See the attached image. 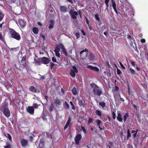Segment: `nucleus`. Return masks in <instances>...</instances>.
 Returning a JSON list of instances; mask_svg holds the SVG:
<instances>
[{"instance_id":"f257e3e1","label":"nucleus","mask_w":148,"mask_h":148,"mask_svg":"<svg viewBox=\"0 0 148 148\" xmlns=\"http://www.w3.org/2000/svg\"><path fill=\"white\" fill-rule=\"evenodd\" d=\"M90 85L93 88V93L95 95L100 96L102 95V90L97 85L93 83L90 84Z\"/></svg>"},{"instance_id":"f03ea898","label":"nucleus","mask_w":148,"mask_h":148,"mask_svg":"<svg viewBox=\"0 0 148 148\" xmlns=\"http://www.w3.org/2000/svg\"><path fill=\"white\" fill-rule=\"evenodd\" d=\"M9 30V34L11 35V37L18 41L21 39V36L18 33L12 29L10 28Z\"/></svg>"},{"instance_id":"7ed1b4c3","label":"nucleus","mask_w":148,"mask_h":148,"mask_svg":"<svg viewBox=\"0 0 148 148\" xmlns=\"http://www.w3.org/2000/svg\"><path fill=\"white\" fill-rule=\"evenodd\" d=\"M69 14L71 18L73 19H77V16L78 15V12L75 11L74 10L71 9L69 12Z\"/></svg>"},{"instance_id":"20e7f679","label":"nucleus","mask_w":148,"mask_h":148,"mask_svg":"<svg viewBox=\"0 0 148 148\" xmlns=\"http://www.w3.org/2000/svg\"><path fill=\"white\" fill-rule=\"evenodd\" d=\"M4 115L7 118L9 117L10 115V112L8 108L5 107L2 111Z\"/></svg>"},{"instance_id":"39448f33","label":"nucleus","mask_w":148,"mask_h":148,"mask_svg":"<svg viewBox=\"0 0 148 148\" xmlns=\"http://www.w3.org/2000/svg\"><path fill=\"white\" fill-rule=\"evenodd\" d=\"M82 138V135L79 133L76 134V136L75 138V144L77 145H79V142Z\"/></svg>"},{"instance_id":"423d86ee","label":"nucleus","mask_w":148,"mask_h":148,"mask_svg":"<svg viewBox=\"0 0 148 148\" xmlns=\"http://www.w3.org/2000/svg\"><path fill=\"white\" fill-rule=\"evenodd\" d=\"M53 103L56 106L58 107L60 106L62 103V100L59 99L57 97L56 99H53Z\"/></svg>"},{"instance_id":"0eeeda50","label":"nucleus","mask_w":148,"mask_h":148,"mask_svg":"<svg viewBox=\"0 0 148 148\" xmlns=\"http://www.w3.org/2000/svg\"><path fill=\"white\" fill-rule=\"evenodd\" d=\"M71 118L70 117H69L68 120L66 123L64 127V130H65L66 129L69 127L70 128L72 125V123L71 122Z\"/></svg>"},{"instance_id":"6e6552de","label":"nucleus","mask_w":148,"mask_h":148,"mask_svg":"<svg viewBox=\"0 0 148 148\" xmlns=\"http://www.w3.org/2000/svg\"><path fill=\"white\" fill-rule=\"evenodd\" d=\"M18 23L19 25L22 28H24L26 25V22L23 19H21L18 20Z\"/></svg>"},{"instance_id":"1a4fd4ad","label":"nucleus","mask_w":148,"mask_h":148,"mask_svg":"<svg viewBox=\"0 0 148 148\" xmlns=\"http://www.w3.org/2000/svg\"><path fill=\"white\" fill-rule=\"evenodd\" d=\"M135 117L134 118V120L135 121H138L139 123L141 122V114L138 112H136L135 114Z\"/></svg>"},{"instance_id":"9d476101","label":"nucleus","mask_w":148,"mask_h":148,"mask_svg":"<svg viewBox=\"0 0 148 148\" xmlns=\"http://www.w3.org/2000/svg\"><path fill=\"white\" fill-rule=\"evenodd\" d=\"M50 60L49 59L45 57H43L41 58V62L44 64H47L50 62Z\"/></svg>"},{"instance_id":"9b49d317","label":"nucleus","mask_w":148,"mask_h":148,"mask_svg":"<svg viewBox=\"0 0 148 148\" xmlns=\"http://www.w3.org/2000/svg\"><path fill=\"white\" fill-rule=\"evenodd\" d=\"M86 56L90 60L92 61H93L95 58L94 54L92 53H89V55L88 54V53H86Z\"/></svg>"},{"instance_id":"f8f14e48","label":"nucleus","mask_w":148,"mask_h":148,"mask_svg":"<svg viewBox=\"0 0 148 148\" xmlns=\"http://www.w3.org/2000/svg\"><path fill=\"white\" fill-rule=\"evenodd\" d=\"M20 143L22 147H25L28 145V140L24 138L21 139Z\"/></svg>"},{"instance_id":"ddd939ff","label":"nucleus","mask_w":148,"mask_h":148,"mask_svg":"<svg viewBox=\"0 0 148 148\" xmlns=\"http://www.w3.org/2000/svg\"><path fill=\"white\" fill-rule=\"evenodd\" d=\"M34 60L35 63L39 65H41V58H38V57L36 56H35L34 58Z\"/></svg>"},{"instance_id":"4468645a","label":"nucleus","mask_w":148,"mask_h":148,"mask_svg":"<svg viewBox=\"0 0 148 148\" xmlns=\"http://www.w3.org/2000/svg\"><path fill=\"white\" fill-rule=\"evenodd\" d=\"M27 111L29 114H33L34 113V110L33 107L29 106L27 108Z\"/></svg>"},{"instance_id":"2eb2a0df","label":"nucleus","mask_w":148,"mask_h":148,"mask_svg":"<svg viewBox=\"0 0 148 148\" xmlns=\"http://www.w3.org/2000/svg\"><path fill=\"white\" fill-rule=\"evenodd\" d=\"M26 56H24L23 57L21 61V65L23 66L24 68H26V64L25 61Z\"/></svg>"},{"instance_id":"dca6fc26","label":"nucleus","mask_w":148,"mask_h":148,"mask_svg":"<svg viewBox=\"0 0 148 148\" xmlns=\"http://www.w3.org/2000/svg\"><path fill=\"white\" fill-rule=\"evenodd\" d=\"M60 10L61 12L65 13L68 11V8L66 6H60Z\"/></svg>"},{"instance_id":"f3484780","label":"nucleus","mask_w":148,"mask_h":148,"mask_svg":"<svg viewBox=\"0 0 148 148\" xmlns=\"http://www.w3.org/2000/svg\"><path fill=\"white\" fill-rule=\"evenodd\" d=\"M87 67L90 70L96 71H99V69L96 66H93L91 65H88L87 66Z\"/></svg>"},{"instance_id":"a211bd4d","label":"nucleus","mask_w":148,"mask_h":148,"mask_svg":"<svg viewBox=\"0 0 148 148\" xmlns=\"http://www.w3.org/2000/svg\"><path fill=\"white\" fill-rule=\"evenodd\" d=\"M113 97L116 103H118V101L119 100V99L121 97L120 95L119 94H114Z\"/></svg>"},{"instance_id":"6ab92c4d","label":"nucleus","mask_w":148,"mask_h":148,"mask_svg":"<svg viewBox=\"0 0 148 148\" xmlns=\"http://www.w3.org/2000/svg\"><path fill=\"white\" fill-rule=\"evenodd\" d=\"M131 104L132 106L135 110L136 112H138L139 108V106L138 105V104H137V105L135 104L132 101Z\"/></svg>"},{"instance_id":"aec40b11","label":"nucleus","mask_w":148,"mask_h":148,"mask_svg":"<svg viewBox=\"0 0 148 148\" xmlns=\"http://www.w3.org/2000/svg\"><path fill=\"white\" fill-rule=\"evenodd\" d=\"M40 79L43 80L47 79V81L50 79V75H49L45 74L42 76L41 75Z\"/></svg>"},{"instance_id":"412c9836","label":"nucleus","mask_w":148,"mask_h":148,"mask_svg":"<svg viewBox=\"0 0 148 148\" xmlns=\"http://www.w3.org/2000/svg\"><path fill=\"white\" fill-rule=\"evenodd\" d=\"M59 46L61 49L62 50V51L66 55V56L67 55V54L66 52V51L65 49V48L64 46L63 45L62 43H61L59 44Z\"/></svg>"},{"instance_id":"4be33fe9","label":"nucleus","mask_w":148,"mask_h":148,"mask_svg":"<svg viewBox=\"0 0 148 148\" xmlns=\"http://www.w3.org/2000/svg\"><path fill=\"white\" fill-rule=\"evenodd\" d=\"M140 135H137V137H135L134 139V142L133 143L134 145H137L139 142V138Z\"/></svg>"},{"instance_id":"5701e85b","label":"nucleus","mask_w":148,"mask_h":148,"mask_svg":"<svg viewBox=\"0 0 148 148\" xmlns=\"http://www.w3.org/2000/svg\"><path fill=\"white\" fill-rule=\"evenodd\" d=\"M79 104L80 106L84 107L85 106V102L83 99L79 100Z\"/></svg>"},{"instance_id":"b1692460","label":"nucleus","mask_w":148,"mask_h":148,"mask_svg":"<svg viewBox=\"0 0 148 148\" xmlns=\"http://www.w3.org/2000/svg\"><path fill=\"white\" fill-rule=\"evenodd\" d=\"M50 24L48 28L49 29H51L53 28L54 22L53 20H51L49 21Z\"/></svg>"},{"instance_id":"393cba45","label":"nucleus","mask_w":148,"mask_h":148,"mask_svg":"<svg viewBox=\"0 0 148 148\" xmlns=\"http://www.w3.org/2000/svg\"><path fill=\"white\" fill-rule=\"evenodd\" d=\"M29 90L32 92L36 93V88L33 86H30L29 88Z\"/></svg>"},{"instance_id":"a878e982","label":"nucleus","mask_w":148,"mask_h":148,"mask_svg":"<svg viewBox=\"0 0 148 148\" xmlns=\"http://www.w3.org/2000/svg\"><path fill=\"white\" fill-rule=\"evenodd\" d=\"M117 119L120 122H123V119L122 117V115L120 113H118L117 114Z\"/></svg>"},{"instance_id":"bb28decb","label":"nucleus","mask_w":148,"mask_h":148,"mask_svg":"<svg viewBox=\"0 0 148 148\" xmlns=\"http://www.w3.org/2000/svg\"><path fill=\"white\" fill-rule=\"evenodd\" d=\"M116 110H115L113 109V110H111V113L112 115V118L114 120L116 118Z\"/></svg>"},{"instance_id":"cd10ccee","label":"nucleus","mask_w":148,"mask_h":148,"mask_svg":"<svg viewBox=\"0 0 148 148\" xmlns=\"http://www.w3.org/2000/svg\"><path fill=\"white\" fill-rule=\"evenodd\" d=\"M4 84V86L6 87L7 89H8L11 86V85L10 83H8L5 82H3V83Z\"/></svg>"},{"instance_id":"c85d7f7f","label":"nucleus","mask_w":148,"mask_h":148,"mask_svg":"<svg viewBox=\"0 0 148 148\" xmlns=\"http://www.w3.org/2000/svg\"><path fill=\"white\" fill-rule=\"evenodd\" d=\"M127 91L128 95H133V92L132 90L129 85L127 86Z\"/></svg>"},{"instance_id":"c756f323","label":"nucleus","mask_w":148,"mask_h":148,"mask_svg":"<svg viewBox=\"0 0 148 148\" xmlns=\"http://www.w3.org/2000/svg\"><path fill=\"white\" fill-rule=\"evenodd\" d=\"M96 122L97 123V125L99 127V128L100 129V130H102V128L100 126V124H101V121L99 119L97 120L96 121Z\"/></svg>"},{"instance_id":"7c9ffc66","label":"nucleus","mask_w":148,"mask_h":148,"mask_svg":"<svg viewBox=\"0 0 148 148\" xmlns=\"http://www.w3.org/2000/svg\"><path fill=\"white\" fill-rule=\"evenodd\" d=\"M33 32L35 34H37L38 32V29L36 27H34L32 30Z\"/></svg>"},{"instance_id":"2f4dec72","label":"nucleus","mask_w":148,"mask_h":148,"mask_svg":"<svg viewBox=\"0 0 148 148\" xmlns=\"http://www.w3.org/2000/svg\"><path fill=\"white\" fill-rule=\"evenodd\" d=\"M129 116V114L128 112L126 113L124 116L123 117V121L124 122H125L126 121L127 118Z\"/></svg>"},{"instance_id":"473e14b6","label":"nucleus","mask_w":148,"mask_h":148,"mask_svg":"<svg viewBox=\"0 0 148 148\" xmlns=\"http://www.w3.org/2000/svg\"><path fill=\"white\" fill-rule=\"evenodd\" d=\"M70 75L73 77H74L75 75V72L73 70H71L70 72Z\"/></svg>"},{"instance_id":"72a5a7b5","label":"nucleus","mask_w":148,"mask_h":148,"mask_svg":"<svg viewBox=\"0 0 148 148\" xmlns=\"http://www.w3.org/2000/svg\"><path fill=\"white\" fill-rule=\"evenodd\" d=\"M54 109V106L53 103H51L49 106V111L50 112H51Z\"/></svg>"},{"instance_id":"f704fd0d","label":"nucleus","mask_w":148,"mask_h":148,"mask_svg":"<svg viewBox=\"0 0 148 148\" xmlns=\"http://www.w3.org/2000/svg\"><path fill=\"white\" fill-rule=\"evenodd\" d=\"M95 113L96 115H97L100 117L102 115V112L99 110H96L95 112Z\"/></svg>"},{"instance_id":"c9c22d12","label":"nucleus","mask_w":148,"mask_h":148,"mask_svg":"<svg viewBox=\"0 0 148 148\" xmlns=\"http://www.w3.org/2000/svg\"><path fill=\"white\" fill-rule=\"evenodd\" d=\"M20 101L18 99L15 100L14 105L16 106H18L19 105Z\"/></svg>"},{"instance_id":"e433bc0d","label":"nucleus","mask_w":148,"mask_h":148,"mask_svg":"<svg viewBox=\"0 0 148 148\" xmlns=\"http://www.w3.org/2000/svg\"><path fill=\"white\" fill-rule=\"evenodd\" d=\"M52 133L51 132H46L47 136L48 138H52Z\"/></svg>"},{"instance_id":"4c0bfd02","label":"nucleus","mask_w":148,"mask_h":148,"mask_svg":"<svg viewBox=\"0 0 148 148\" xmlns=\"http://www.w3.org/2000/svg\"><path fill=\"white\" fill-rule=\"evenodd\" d=\"M73 94L74 95H76L77 94V91L76 88L74 87L71 90Z\"/></svg>"},{"instance_id":"58836bf2","label":"nucleus","mask_w":148,"mask_h":148,"mask_svg":"<svg viewBox=\"0 0 148 148\" xmlns=\"http://www.w3.org/2000/svg\"><path fill=\"white\" fill-rule=\"evenodd\" d=\"M119 90V87L116 86H115L114 88H113L112 89V91L114 93L115 92H117Z\"/></svg>"},{"instance_id":"ea45409f","label":"nucleus","mask_w":148,"mask_h":148,"mask_svg":"<svg viewBox=\"0 0 148 148\" xmlns=\"http://www.w3.org/2000/svg\"><path fill=\"white\" fill-rule=\"evenodd\" d=\"M127 139H128L129 138L131 137V134L130 133V130L129 129H128L127 130Z\"/></svg>"},{"instance_id":"a19ab883","label":"nucleus","mask_w":148,"mask_h":148,"mask_svg":"<svg viewBox=\"0 0 148 148\" xmlns=\"http://www.w3.org/2000/svg\"><path fill=\"white\" fill-rule=\"evenodd\" d=\"M130 71L132 75H136V72L134 71V70L133 69H132V68H130Z\"/></svg>"},{"instance_id":"79ce46f5","label":"nucleus","mask_w":148,"mask_h":148,"mask_svg":"<svg viewBox=\"0 0 148 148\" xmlns=\"http://www.w3.org/2000/svg\"><path fill=\"white\" fill-rule=\"evenodd\" d=\"M60 49L59 47L57 45L56 46V48L54 50V51L55 53L59 52L60 51Z\"/></svg>"},{"instance_id":"37998d69","label":"nucleus","mask_w":148,"mask_h":148,"mask_svg":"<svg viewBox=\"0 0 148 148\" xmlns=\"http://www.w3.org/2000/svg\"><path fill=\"white\" fill-rule=\"evenodd\" d=\"M93 119L91 117H89L88 119V125H89L90 123H91L93 122Z\"/></svg>"},{"instance_id":"c03bdc74","label":"nucleus","mask_w":148,"mask_h":148,"mask_svg":"<svg viewBox=\"0 0 148 148\" xmlns=\"http://www.w3.org/2000/svg\"><path fill=\"white\" fill-rule=\"evenodd\" d=\"M99 105L101 106L102 108H104L106 106V103L103 101H101L99 102Z\"/></svg>"},{"instance_id":"a18cd8bd","label":"nucleus","mask_w":148,"mask_h":148,"mask_svg":"<svg viewBox=\"0 0 148 148\" xmlns=\"http://www.w3.org/2000/svg\"><path fill=\"white\" fill-rule=\"evenodd\" d=\"M111 2L112 3V8L114 7H116V5L115 1V0H111Z\"/></svg>"},{"instance_id":"49530a36","label":"nucleus","mask_w":148,"mask_h":148,"mask_svg":"<svg viewBox=\"0 0 148 148\" xmlns=\"http://www.w3.org/2000/svg\"><path fill=\"white\" fill-rule=\"evenodd\" d=\"M4 147L5 148H11V146L10 143L7 142L6 143V145L4 146Z\"/></svg>"},{"instance_id":"de8ad7c7","label":"nucleus","mask_w":148,"mask_h":148,"mask_svg":"<svg viewBox=\"0 0 148 148\" xmlns=\"http://www.w3.org/2000/svg\"><path fill=\"white\" fill-rule=\"evenodd\" d=\"M7 136H6V137H7L8 139H9V140L11 142H12V138L11 136L9 134V133H7Z\"/></svg>"},{"instance_id":"09e8293b","label":"nucleus","mask_w":148,"mask_h":148,"mask_svg":"<svg viewBox=\"0 0 148 148\" xmlns=\"http://www.w3.org/2000/svg\"><path fill=\"white\" fill-rule=\"evenodd\" d=\"M64 103L65 105V106H64L65 108L66 109H68L69 108V105L68 103L66 101H65Z\"/></svg>"},{"instance_id":"8fccbe9b","label":"nucleus","mask_w":148,"mask_h":148,"mask_svg":"<svg viewBox=\"0 0 148 148\" xmlns=\"http://www.w3.org/2000/svg\"><path fill=\"white\" fill-rule=\"evenodd\" d=\"M75 35L77 39H78L80 37V35L79 32L76 33Z\"/></svg>"},{"instance_id":"3c124183","label":"nucleus","mask_w":148,"mask_h":148,"mask_svg":"<svg viewBox=\"0 0 148 148\" xmlns=\"http://www.w3.org/2000/svg\"><path fill=\"white\" fill-rule=\"evenodd\" d=\"M8 99H9L10 100V104H14H14L15 103V100L13 99V100H11L9 97L8 98Z\"/></svg>"},{"instance_id":"603ef678","label":"nucleus","mask_w":148,"mask_h":148,"mask_svg":"<svg viewBox=\"0 0 148 148\" xmlns=\"http://www.w3.org/2000/svg\"><path fill=\"white\" fill-rule=\"evenodd\" d=\"M81 129L84 132L85 134L86 133V130L85 129V127L82 125H81Z\"/></svg>"},{"instance_id":"864d4df0","label":"nucleus","mask_w":148,"mask_h":148,"mask_svg":"<svg viewBox=\"0 0 148 148\" xmlns=\"http://www.w3.org/2000/svg\"><path fill=\"white\" fill-rule=\"evenodd\" d=\"M127 148H133V147L131 144L128 143L127 145Z\"/></svg>"},{"instance_id":"5fc2aeb1","label":"nucleus","mask_w":148,"mask_h":148,"mask_svg":"<svg viewBox=\"0 0 148 148\" xmlns=\"http://www.w3.org/2000/svg\"><path fill=\"white\" fill-rule=\"evenodd\" d=\"M4 15L2 14V13L0 12V21H1Z\"/></svg>"},{"instance_id":"6e6d98bb","label":"nucleus","mask_w":148,"mask_h":148,"mask_svg":"<svg viewBox=\"0 0 148 148\" xmlns=\"http://www.w3.org/2000/svg\"><path fill=\"white\" fill-rule=\"evenodd\" d=\"M79 15V17L80 18L82 17V12L81 10H79L78 11V15Z\"/></svg>"},{"instance_id":"4d7b16f0","label":"nucleus","mask_w":148,"mask_h":148,"mask_svg":"<svg viewBox=\"0 0 148 148\" xmlns=\"http://www.w3.org/2000/svg\"><path fill=\"white\" fill-rule=\"evenodd\" d=\"M95 18L98 21H99L100 20V18L99 17V16L97 14H96L95 15Z\"/></svg>"},{"instance_id":"13d9d810","label":"nucleus","mask_w":148,"mask_h":148,"mask_svg":"<svg viewBox=\"0 0 148 148\" xmlns=\"http://www.w3.org/2000/svg\"><path fill=\"white\" fill-rule=\"evenodd\" d=\"M113 9L114 11L115 12L116 14L117 15H119V12L117 10H116V7H113Z\"/></svg>"},{"instance_id":"bf43d9fd","label":"nucleus","mask_w":148,"mask_h":148,"mask_svg":"<svg viewBox=\"0 0 148 148\" xmlns=\"http://www.w3.org/2000/svg\"><path fill=\"white\" fill-rule=\"evenodd\" d=\"M117 73L118 75H119L122 73V72H121V71L119 69L117 68Z\"/></svg>"},{"instance_id":"052dcab7","label":"nucleus","mask_w":148,"mask_h":148,"mask_svg":"<svg viewBox=\"0 0 148 148\" xmlns=\"http://www.w3.org/2000/svg\"><path fill=\"white\" fill-rule=\"evenodd\" d=\"M131 64L132 66L134 67H135L136 66H137V64H135V62L134 61L131 62Z\"/></svg>"},{"instance_id":"680f3d73","label":"nucleus","mask_w":148,"mask_h":148,"mask_svg":"<svg viewBox=\"0 0 148 148\" xmlns=\"http://www.w3.org/2000/svg\"><path fill=\"white\" fill-rule=\"evenodd\" d=\"M38 107V105L37 103H34L33 104V108H37Z\"/></svg>"},{"instance_id":"e2e57ef3","label":"nucleus","mask_w":148,"mask_h":148,"mask_svg":"<svg viewBox=\"0 0 148 148\" xmlns=\"http://www.w3.org/2000/svg\"><path fill=\"white\" fill-rule=\"evenodd\" d=\"M52 60L53 62H57L56 58L55 57L52 58Z\"/></svg>"},{"instance_id":"0e129e2a","label":"nucleus","mask_w":148,"mask_h":148,"mask_svg":"<svg viewBox=\"0 0 148 148\" xmlns=\"http://www.w3.org/2000/svg\"><path fill=\"white\" fill-rule=\"evenodd\" d=\"M85 18H86V23L88 25V26L90 25V24L89 23H90L89 21L88 20V19L86 17Z\"/></svg>"},{"instance_id":"69168bd1","label":"nucleus","mask_w":148,"mask_h":148,"mask_svg":"<svg viewBox=\"0 0 148 148\" xmlns=\"http://www.w3.org/2000/svg\"><path fill=\"white\" fill-rule=\"evenodd\" d=\"M119 64L120 66L123 68V69H125V67L123 66V65L122 64L121 62H119Z\"/></svg>"},{"instance_id":"338daca9","label":"nucleus","mask_w":148,"mask_h":148,"mask_svg":"<svg viewBox=\"0 0 148 148\" xmlns=\"http://www.w3.org/2000/svg\"><path fill=\"white\" fill-rule=\"evenodd\" d=\"M55 53L56 56H58L59 58L60 57V54L59 52H58V53L56 52V53Z\"/></svg>"},{"instance_id":"774afa93","label":"nucleus","mask_w":148,"mask_h":148,"mask_svg":"<svg viewBox=\"0 0 148 148\" xmlns=\"http://www.w3.org/2000/svg\"><path fill=\"white\" fill-rule=\"evenodd\" d=\"M145 99L147 100L148 103V94L146 95V97L145 98Z\"/></svg>"}]
</instances>
